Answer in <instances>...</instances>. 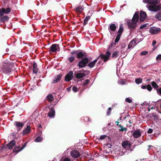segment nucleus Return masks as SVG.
I'll use <instances>...</instances> for the list:
<instances>
[{"label": "nucleus", "instance_id": "1", "mask_svg": "<svg viewBox=\"0 0 161 161\" xmlns=\"http://www.w3.org/2000/svg\"><path fill=\"white\" fill-rule=\"evenodd\" d=\"M138 14L136 13L134 14L131 21L128 23V26L130 29H134L136 26V23L138 20Z\"/></svg>", "mask_w": 161, "mask_h": 161}, {"label": "nucleus", "instance_id": "2", "mask_svg": "<svg viewBox=\"0 0 161 161\" xmlns=\"http://www.w3.org/2000/svg\"><path fill=\"white\" fill-rule=\"evenodd\" d=\"M147 7L150 11L156 12L161 9V6H158L156 5L147 4Z\"/></svg>", "mask_w": 161, "mask_h": 161}, {"label": "nucleus", "instance_id": "3", "mask_svg": "<svg viewBox=\"0 0 161 161\" xmlns=\"http://www.w3.org/2000/svg\"><path fill=\"white\" fill-rule=\"evenodd\" d=\"M15 142L14 141H12L10 142L7 145L4 146L3 147H0V149L2 148L3 149L5 148L6 150L12 149L13 147L15 145Z\"/></svg>", "mask_w": 161, "mask_h": 161}, {"label": "nucleus", "instance_id": "4", "mask_svg": "<svg viewBox=\"0 0 161 161\" xmlns=\"http://www.w3.org/2000/svg\"><path fill=\"white\" fill-rule=\"evenodd\" d=\"M13 66V64L8 63L7 64H5L3 68V70L4 72L8 73L11 71V68Z\"/></svg>", "mask_w": 161, "mask_h": 161}, {"label": "nucleus", "instance_id": "5", "mask_svg": "<svg viewBox=\"0 0 161 161\" xmlns=\"http://www.w3.org/2000/svg\"><path fill=\"white\" fill-rule=\"evenodd\" d=\"M88 62V60L87 58H84L81 61H80L79 62L78 65L79 67H84L86 66Z\"/></svg>", "mask_w": 161, "mask_h": 161}, {"label": "nucleus", "instance_id": "6", "mask_svg": "<svg viewBox=\"0 0 161 161\" xmlns=\"http://www.w3.org/2000/svg\"><path fill=\"white\" fill-rule=\"evenodd\" d=\"M110 54L111 53L110 52L108 51L107 52L106 55L101 54L100 57L103 59L104 62H106L108 60Z\"/></svg>", "mask_w": 161, "mask_h": 161}, {"label": "nucleus", "instance_id": "7", "mask_svg": "<svg viewBox=\"0 0 161 161\" xmlns=\"http://www.w3.org/2000/svg\"><path fill=\"white\" fill-rule=\"evenodd\" d=\"M160 30L159 28L152 27L149 30V32L153 34H156L160 31Z\"/></svg>", "mask_w": 161, "mask_h": 161}, {"label": "nucleus", "instance_id": "8", "mask_svg": "<svg viewBox=\"0 0 161 161\" xmlns=\"http://www.w3.org/2000/svg\"><path fill=\"white\" fill-rule=\"evenodd\" d=\"M111 146V145L110 144H107L104 146V148L106 153L109 154L111 153L112 150Z\"/></svg>", "mask_w": 161, "mask_h": 161}, {"label": "nucleus", "instance_id": "9", "mask_svg": "<svg viewBox=\"0 0 161 161\" xmlns=\"http://www.w3.org/2000/svg\"><path fill=\"white\" fill-rule=\"evenodd\" d=\"M70 155L73 158H78L79 157L80 154L77 151L74 150L71 152Z\"/></svg>", "mask_w": 161, "mask_h": 161}, {"label": "nucleus", "instance_id": "10", "mask_svg": "<svg viewBox=\"0 0 161 161\" xmlns=\"http://www.w3.org/2000/svg\"><path fill=\"white\" fill-rule=\"evenodd\" d=\"M140 20L141 22L144 21L147 17V14L145 12L141 11L140 13Z\"/></svg>", "mask_w": 161, "mask_h": 161}, {"label": "nucleus", "instance_id": "11", "mask_svg": "<svg viewBox=\"0 0 161 161\" xmlns=\"http://www.w3.org/2000/svg\"><path fill=\"white\" fill-rule=\"evenodd\" d=\"M136 41L137 39L136 38H135L132 40L129 44L128 47V48L130 49V48L135 46L136 44Z\"/></svg>", "mask_w": 161, "mask_h": 161}, {"label": "nucleus", "instance_id": "12", "mask_svg": "<svg viewBox=\"0 0 161 161\" xmlns=\"http://www.w3.org/2000/svg\"><path fill=\"white\" fill-rule=\"evenodd\" d=\"M73 72L72 71L69 72L65 77V80L67 81H69L72 78Z\"/></svg>", "mask_w": 161, "mask_h": 161}, {"label": "nucleus", "instance_id": "13", "mask_svg": "<svg viewBox=\"0 0 161 161\" xmlns=\"http://www.w3.org/2000/svg\"><path fill=\"white\" fill-rule=\"evenodd\" d=\"M14 125L16 126L17 130L18 131L20 130L24 125L22 123L17 121L14 123Z\"/></svg>", "mask_w": 161, "mask_h": 161}, {"label": "nucleus", "instance_id": "14", "mask_svg": "<svg viewBox=\"0 0 161 161\" xmlns=\"http://www.w3.org/2000/svg\"><path fill=\"white\" fill-rule=\"evenodd\" d=\"M55 115V111L53 108H51L48 113V116L50 118H53L54 117Z\"/></svg>", "mask_w": 161, "mask_h": 161}, {"label": "nucleus", "instance_id": "15", "mask_svg": "<svg viewBox=\"0 0 161 161\" xmlns=\"http://www.w3.org/2000/svg\"><path fill=\"white\" fill-rule=\"evenodd\" d=\"M84 10V7L83 5H80L77 6L75 8V10L76 12L80 13L82 11Z\"/></svg>", "mask_w": 161, "mask_h": 161}, {"label": "nucleus", "instance_id": "16", "mask_svg": "<svg viewBox=\"0 0 161 161\" xmlns=\"http://www.w3.org/2000/svg\"><path fill=\"white\" fill-rule=\"evenodd\" d=\"M62 75V74H59L58 75L55 76L54 78L53 81L52 82V83H56L57 82L59 81H60V80Z\"/></svg>", "mask_w": 161, "mask_h": 161}, {"label": "nucleus", "instance_id": "17", "mask_svg": "<svg viewBox=\"0 0 161 161\" xmlns=\"http://www.w3.org/2000/svg\"><path fill=\"white\" fill-rule=\"evenodd\" d=\"M59 47L58 45V44H53L51 47L50 50L53 52H56L57 49Z\"/></svg>", "mask_w": 161, "mask_h": 161}, {"label": "nucleus", "instance_id": "18", "mask_svg": "<svg viewBox=\"0 0 161 161\" xmlns=\"http://www.w3.org/2000/svg\"><path fill=\"white\" fill-rule=\"evenodd\" d=\"M24 147V146L22 148H21L19 146L15 147L13 150V152H16V153H17L22 150Z\"/></svg>", "mask_w": 161, "mask_h": 161}, {"label": "nucleus", "instance_id": "19", "mask_svg": "<svg viewBox=\"0 0 161 161\" xmlns=\"http://www.w3.org/2000/svg\"><path fill=\"white\" fill-rule=\"evenodd\" d=\"M31 130L30 128V127L29 126H28L23 131V134L24 135L27 134H28L31 132Z\"/></svg>", "mask_w": 161, "mask_h": 161}, {"label": "nucleus", "instance_id": "20", "mask_svg": "<svg viewBox=\"0 0 161 161\" xmlns=\"http://www.w3.org/2000/svg\"><path fill=\"white\" fill-rule=\"evenodd\" d=\"M99 56L98 57L97 59H95L93 61H92L91 63H90L88 64V66L91 68L93 67L95 65L96 63L97 62V60L99 58Z\"/></svg>", "mask_w": 161, "mask_h": 161}, {"label": "nucleus", "instance_id": "21", "mask_svg": "<svg viewBox=\"0 0 161 161\" xmlns=\"http://www.w3.org/2000/svg\"><path fill=\"white\" fill-rule=\"evenodd\" d=\"M141 132L137 130L134 131L133 133V136L135 138H138L141 135Z\"/></svg>", "mask_w": 161, "mask_h": 161}, {"label": "nucleus", "instance_id": "22", "mask_svg": "<svg viewBox=\"0 0 161 161\" xmlns=\"http://www.w3.org/2000/svg\"><path fill=\"white\" fill-rule=\"evenodd\" d=\"M85 75L83 73H79L77 74L76 75V77L78 79H80L84 76Z\"/></svg>", "mask_w": 161, "mask_h": 161}, {"label": "nucleus", "instance_id": "23", "mask_svg": "<svg viewBox=\"0 0 161 161\" xmlns=\"http://www.w3.org/2000/svg\"><path fill=\"white\" fill-rule=\"evenodd\" d=\"M38 69L37 68V66L36 64L34 63L33 65V71L34 73H36L37 72Z\"/></svg>", "mask_w": 161, "mask_h": 161}, {"label": "nucleus", "instance_id": "24", "mask_svg": "<svg viewBox=\"0 0 161 161\" xmlns=\"http://www.w3.org/2000/svg\"><path fill=\"white\" fill-rule=\"evenodd\" d=\"M149 4L155 5L157 3L158 0H149Z\"/></svg>", "mask_w": 161, "mask_h": 161}, {"label": "nucleus", "instance_id": "25", "mask_svg": "<svg viewBox=\"0 0 161 161\" xmlns=\"http://www.w3.org/2000/svg\"><path fill=\"white\" fill-rule=\"evenodd\" d=\"M2 9L4 13L5 14H8L10 11V8H7L6 9L4 8H3Z\"/></svg>", "mask_w": 161, "mask_h": 161}, {"label": "nucleus", "instance_id": "26", "mask_svg": "<svg viewBox=\"0 0 161 161\" xmlns=\"http://www.w3.org/2000/svg\"><path fill=\"white\" fill-rule=\"evenodd\" d=\"M9 19V18L8 16H5L2 17L1 19V20L3 22H5L7 21Z\"/></svg>", "mask_w": 161, "mask_h": 161}, {"label": "nucleus", "instance_id": "27", "mask_svg": "<svg viewBox=\"0 0 161 161\" xmlns=\"http://www.w3.org/2000/svg\"><path fill=\"white\" fill-rule=\"evenodd\" d=\"M118 53L119 52L118 51H115L113 53L112 55V57L113 58H116L118 56Z\"/></svg>", "mask_w": 161, "mask_h": 161}, {"label": "nucleus", "instance_id": "28", "mask_svg": "<svg viewBox=\"0 0 161 161\" xmlns=\"http://www.w3.org/2000/svg\"><path fill=\"white\" fill-rule=\"evenodd\" d=\"M135 82L137 84H139L142 82V79L140 78H138L135 79Z\"/></svg>", "mask_w": 161, "mask_h": 161}, {"label": "nucleus", "instance_id": "29", "mask_svg": "<svg viewBox=\"0 0 161 161\" xmlns=\"http://www.w3.org/2000/svg\"><path fill=\"white\" fill-rule=\"evenodd\" d=\"M47 99L50 101H52L53 100V98L52 95H49L47 96Z\"/></svg>", "mask_w": 161, "mask_h": 161}, {"label": "nucleus", "instance_id": "30", "mask_svg": "<svg viewBox=\"0 0 161 161\" xmlns=\"http://www.w3.org/2000/svg\"><path fill=\"white\" fill-rule=\"evenodd\" d=\"M116 27L114 24H111L110 26V29L112 31H115L116 29Z\"/></svg>", "mask_w": 161, "mask_h": 161}, {"label": "nucleus", "instance_id": "31", "mask_svg": "<svg viewBox=\"0 0 161 161\" xmlns=\"http://www.w3.org/2000/svg\"><path fill=\"white\" fill-rule=\"evenodd\" d=\"M84 56V54L82 52H80L78 53L77 55V57L78 58H81Z\"/></svg>", "mask_w": 161, "mask_h": 161}, {"label": "nucleus", "instance_id": "32", "mask_svg": "<svg viewBox=\"0 0 161 161\" xmlns=\"http://www.w3.org/2000/svg\"><path fill=\"white\" fill-rule=\"evenodd\" d=\"M151 84L152 86L155 88H157L158 87V86L155 82H152Z\"/></svg>", "mask_w": 161, "mask_h": 161}, {"label": "nucleus", "instance_id": "33", "mask_svg": "<svg viewBox=\"0 0 161 161\" xmlns=\"http://www.w3.org/2000/svg\"><path fill=\"white\" fill-rule=\"evenodd\" d=\"M128 145V142L127 141L123 142L122 143V146L123 147L126 148Z\"/></svg>", "mask_w": 161, "mask_h": 161}, {"label": "nucleus", "instance_id": "34", "mask_svg": "<svg viewBox=\"0 0 161 161\" xmlns=\"http://www.w3.org/2000/svg\"><path fill=\"white\" fill-rule=\"evenodd\" d=\"M121 34H119L117 36L115 40V42H117L119 41V40L120 39V37L121 36Z\"/></svg>", "mask_w": 161, "mask_h": 161}, {"label": "nucleus", "instance_id": "35", "mask_svg": "<svg viewBox=\"0 0 161 161\" xmlns=\"http://www.w3.org/2000/svg\"><path fill=\"white\" fill-rule=\"evenodd\" d=\"M123 25H120L119 29V34H121V33H122V32H123Z\"/></svg>", "mask_w": 161, "mask_h": 161}, {"label": "nucleus", "instance_id": "36", "mask_svg": "<svg viewBox=\"0 0 161 161\" xmlns=\"http://www.w3.org/2000/svg\"><path fill=\"white\" fill-rule=\"evenodd\" d=\"M90 17L89 16H87L86 17L85 19H84V24H86V22L88 21V20L90 19Z\"/></svg>", "mask_w": 161, "mask_h": 161}, {"label": "nucleus", "instance_id": "37", "mask_svg": "<svg viewBox=\"0 0 161 161\" xmlns=\"http://www.w3.org/2000/svg\"><path fill=\"white\" fill-rule=\"evenodd\" d=\"M119 128H120V130L121 131H126L127 130V129L125 128H124L122 126L119 125Z\"/></svg>", "mask_w": 161, "mask_h": 161}, {"label": "nucleus", "instance_id": "38", "mask_svg": "<svg viewBox=\"0 0 161 161\" xmlns=\"http://www.w3.org/2000/svg\"><path fill=\"white\" fill-rule=\"evenodd\" d=\"M42 140V138L40 137H38L35 140V142H40Z\"/></svg>", "mask_w": 161, "mask_h": 161}, {"label": "nucleus", "instance_id": "39", "mask_svg": "<svg viewBox=\"0 0 161 161\" xmlns=\"http://www.w3.org/2000/svg\"><path fill=\"white\" fill-rule=\"evenodd\" d=\"M157 18L160 20H161V13H158L156 15Z\"/></svg>", "mask_w": 161, "mask_h": 161}, {"label": "nucleus", "instance_id": "40", "mask_svg": "<svg viewBox=\"0 0 161 161\" xmlns=\"http://www.w3.org/2000/svg\"><path fill=\"white\" fill-rule=\"evenodd\" d=\"M146 88L149 91H151L152 90V88L151 86L149 84L147 85V86Z\"/></svg>", "mask_w": 161, "mask_h": 161}, {"label": "nucleus", "instance_id": "41", "mask_svg": "<svg viewBox=\"0 0 161 161\" xmlns=\"http://www.w3.org/2000/svg\"><path fill=\"white\" fill-rule=\"evenodd\" d=\"M68 59L69 60L70 62V63H71L74 60V59H75V57H70Z\"/></svg>", "mask_w": 161, "mask_h": 161}, {"label": "nucleus", "instance_id": "42", "mask_svg": "<svg viewBox=\"0 0 161 161\" xmlns=\"http://www.w3.org/2000/svg\"><path fill=\"white\" fill-rule=\"evenodd\" d=\"M4 13L3 11V9H0V18L3 15Z\"/></svg>", "mask_w": 161, "mask_h": 161}, {"label": "nucleus", "instance_id": "43", "mask_svg": "<svg viewBox=\"0 0 161 161\" xmlns=\"http://www.w3.org/2000/svg\"><path fill=\"white\" fill-rule=\"evenodd\" d=\"M148 53V52L147 51H143L141 53V55H146V54H147Z\"/></svg>", "mask_w": 161, "mask_h": 161}, {"label": "nucleus", "instance_id": "44", "mask_svg": "<svg viewBox=\"0 0 161 161\" xmlns=\"http://www.w3.org/2000/svg\"><path fill=\"white\" fill-rule=\"evenodd\" d=\"M125 101L129 103H131L132 102L131 100L129 98H126L125 99Z\"/></svg>", "mask_w": 161, "mask_h": 161}, {"label": "nucleus", "instance_id": "45", "mask_svg": "<svg viewBox=\"0 0 161 161\" xmlns=\"http://www.w3.org/2000/svg\"><path fill=\"white\" fill-rule=\"evenodd\" d=\"M72 90L74 92H76L77 91V88L76 87L74 86L72 88Z\"/></svg>", "mask_w": 161, "mask_h": 161}, {"label": "nucleus", "instance_id": "46", "mask_svg": "<svg viewBox=\"0 0 161 161\" xmlns=\"http://www.w3.org/2000/svg\"><path fill=\"white\" fill-rule=\"evenodd\" d=\"M147 25V24H144L142 25H141L140 27V28L141 29H142L145 28V27H146Z\"/></svg>", "mask_w": 161, "mask_h": 161}, {"label": "nucleus", "instance_id": "47", "mask_svg": "<svg viewBox=\"0 0 161 161\" xmlns=\"http://www.w3.org/2000/svg\"><path fill=\"white\" fill-rule=\"evenodd\" d=\"M89 83V80H86L85 82L83 84L85 85H86V84H87Z\"/></svg>", "mask_w": 161, "mask_h": 161}, {"label": "nucleus", "instance_id": "48", "mask_svg": "<svg viewBox=\"0 0 161 161\" xmlns=\"http://www.w3.org/2000/svg\"><path fill=\"white\" fill-rule=\"evenodd\" d=\"M106 137V136L105 135H102L100 137V139L101 140H103Z\"/></svg>", "mask_w": 161, "mask_h": 161}, {"label": "nucleus", "instance_id": "49", "mask_svg": "<svg viewBox=\"0 0 161 161\" xmlns=\"http://www.w3.org/2000/svg\"><path fill=\"white\" fill-rule=\"evenodd\" d=\"M156 59L157 60L161 59V54L158 55L156 58Z\"/></svg>", "mask_w": 161, "mask_h": 161}, {"label": "nucleus", "instance_id": "50", "mask_svg": "<svg viewBox=\"0 0 161 161\" xmlns=\"http://www.w3.org/2000/svg\"><path fill=\"white\" fill-rule=\"evenodd\" d=\"M149 0H143V2L144 3H148V4H149Z\"/></svg>", "mask_w": 161, "mask_h": 161}, {"label": "nucleus", "instance_id": "51", "mask_svg": "<svg viewBox=\"0 0 161 161\" xmlns=\"http://www.w3.org/2000/svg\"><path fill=\"white\" fill-rule=\"evenodd\" d=\"M152 132H153V130L151 129H149L147 131V132L148 133H151Z\"/></svg>", "mask_w": 161, "mask_h": 161}, {"label": "nucleus", "instance_id": "52", "mask_svg": "<svg viewBox=\"0 0 161 161\" xmlns=\"http://www.w3.org/2000/svg\"><path fill=\"white\" fill-rule=\"evenodd\" d=\"M119 84L123 85L124 84L125 82L123 80H121L119 81Z\"/></svg>", "mask_w": 161, "mask_h": 161}, {"label": "nucleus", "instance_id": "53", "mask_svg": "<svg viewBox=\"0 0 161 161\" xmlns=\"http://www.w3.org/2000/svg\"><path fill=\"white\" fill-rule=\"evenodd\" d=\"M141 88L142 89H146L147 88V86H141Z\"/></svg>", "mask_w": 161, "mask_h": 161}, {"label": "nucleus", "instance_id": "54", "mask_svg": "<svg viewBox=\"0 0 161 161\" xmlns=\"http://www.w3.org/2000/svg\"><path fill=\"white\" fill-rule=\"evenodd\" d=\"M156 43V42L155 41H153V43H152V45L153 46L154 45H155Z\"/></svg>", "mask_w": 161, "mask_h": 161}, {"label": "nucleus", "instance_id": "55", "mask_svg": "<svg viewBox=\"0 0 161 161\" xmlns=\"http://www.w3.org/2000/svg\"><path fill=\"white\" fill-rule=\"evenodd\" d=\"M114 43H111V45H110V47H112L113 46H114Z\"/></svg>", "mask_w": 161, "mask_h": 161}, {"label": "nucleus", "instance_id": "56", "mask_svg": "<svg viewBox=\"0 0 161 161\" xmlns=\"http://www.w3.org/2000/svg\"><path fill=\"white\" fill-rule=\"evenodd\" d=\"M159 93L161 95V88H160L158 91Z\"/></svg>", "mask_w": 161, "mask_h": 161}, {"label": "nucleus", "instance_id": "57", "mask_svg": "<svg viewBox=\"0 0 161 161\" xmlns=\"http://www.w3.org/2000/svg\"><path fill=\"white\" fill-rule=\"evenodd\" d=\"M64 161H70V160L69 158H66Z\"/></svg>", "mask_w": 161, "mask_h": 161}, {"label": "nucleus", "instance_id": "58", "mask_svg": "<svg viewBox=\"0 0 161 161\" xmlns=\"http://www.w3.org/2000/svg\"><path fill=\"white\" fill-rule=\"evenodd\" d=\"M111 110V108H109L108 109V111L110 112Z\"/></svg>", "mask_w": 161, "mask_h": 161}, {"label": "nucleus", "instance_id": "59", "mask_svg": "<svg viewBox=\"0 0 161 161\" xmlns=\"http://www.w3.org/2000/svg\"><path fill=\"white\" fill-rule=\"evenodd\" d=\"M75 53V51H72L71 52V53L72 54H74Z\"/></svg>", "mask_w": 161, "mask_h": 161}, {"label": "nucleus", "instance_id": "60", "mask_svg": "<svg viewBox=\"0 0 161 161\" xmlns=\"http://www.w3.org/2000/svg\"><path fill=\"white\" fill-rule=\"evenodd\" d=\"M129 123H132V122H131V121H130V120H129Z\"/></svg>", "mask_w": 161, "mask_h": 161}, {"label": "nucleus", "instance_id": "61", "mask_svg": "<svg viewBox=\"0 0 161 161\" xmlns=\"http://www.w3.org/2000/svg\"><path fill=\"white\" fill-rule=\"evenodd\" d=\"M148 111H150V108H148Z\"/></svg>", "mask_w": 161, "mask_h": 161}, {"label": "nucleus", "instance_id": "62", "mask_svg": "<svg viewBox=\"0 0 161 161\" xmlns=\"http://www.w3.org/2000/svg\"><path fill=\"white\" fill-rule=\"evenodd\" d=\"M153 107L151 108V109H153Z\"/></svg>", "mask_w": 161, "mask_h": 161}, {"label": "nucleus", "instance_id": "63", "mask_svg": "<svg viewBox=\"0 0 161 161\" xmlns=\"http://www.w3.org/2000/svg\"><path fill=\"white\" fill-rule=\"evenodd\" d=\"M118 123V124L119 123V122H117V121L116 122V123Z\"/></svg>", "mask_w": 161, "mask_h": 161}, {"label": "nucleus", "instance_id": "64", "mask_svg": "<svg viewBox=\"0 0 161 161\" xmlns=\"http://www.w3.org/2000/svg\"><path fill=\"white\" fill-rule=\"evenodd\" d=\"M160 107L161 108V105H160Z\"/></svg>", "mask_w": 161, "mask_h": 161}]
</instances>
